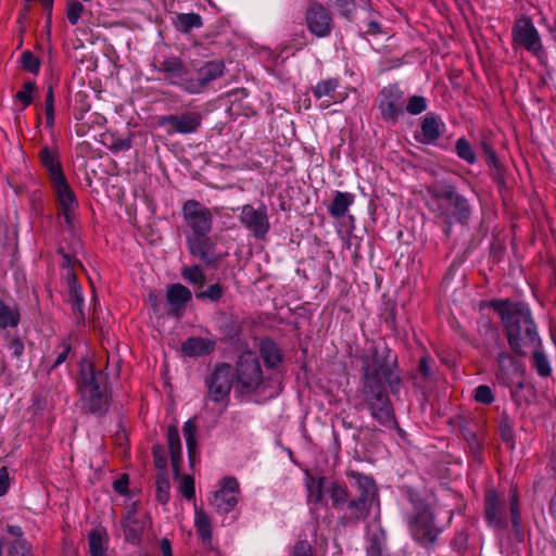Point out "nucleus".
Wrapping results in <instances>:
<instances>
[{"label": "nucleus", "mask_w": 556, "mask_h": 556, "mask_svg": "<svg viewBox=\"0 0 556 556\" xmlns=\"http://www.w3.org/2000/svg\"><path fill=\"white\" fill-rule=\"evenodd\" d=\"M492 307L502 318L507 331L509 346L519 355L528 349L539 348L541 340L529 307L508 300L494 301Z\"/></svg>", "instance_id": "nucleus-1"}, {"label": "nucleus", "mask_w": 556, "mask_h": 556, "mask_svg": "<svg viewBox=\"0 0 556 556\" xmlns=\"http://www.w3.org/2000/svg\"><path fill=\"white\" fill-rule=\"evenodd\" d=\"M431 197V210L446 225L444 232L451 231L453 222L466 224L471 214V207L468 200L457 192L456 188L451 185H434L428 188Z\"/></svg>", "instance_id": "nucleus-2"}, {"label": "nucleus", "mask_w": 556, "mask_h": 556, "mask_svg": "<svg viewBox=\"0 0 556 556\" xmlns=\"http://www.w3.org/2000/svg\"><path fill=\"white\" fill-rule=\"evenodd\" d=\"M366 382H401L397 357L386 346L371 349L370 354L356 357Z\"/></svg>", "instance_id": "nucleus-3"}, {"label": "nucleus", "mask_w": 556, "mask_h": 556, "mask_svg": "<svg viewBox=\"0 0 556 556\" xmlns=\"http://www.w3.org/2000/svg\"><path fill=\"white\" fill-rule=\"evenodd\" d=\"M362 392L372 417L381 425H391L393 422V409L384 384H364Z\"/></svg>", "instance_id": "nucleus-4"}, {"label": "nucleus", "mask_w": 556, "mask_h": 556, "mask_svg": "<svg viewBox=\"0 0 556 556\" xmlns=\"http://www.w3.org/2000/svg\"><path fill=\"white\" fill-rule=\"evenodd\" d=\"M184 220L191 229L190 235L210 233L213 225V215L210 208L197 200H188L181 208Z\"/></svg>", "instance_id": "nucleus-5"}, {"label": "nucleus", "mask_w": 556, "mask_h": 556, "mask_svg": "<svg viewBox=\"0 0 556 556\" xmlns=\"http://www.w3.org/2000/svg\"><path fill=\"white\" fill-rule=\"evenodd\" d=\"M225 64L223 61L214 60L204 63L197 71V78H187L180 83V87L188 93L197 94L203 92L211 81L224 74Z\"/></svg>", "instance_id": "nucleus-6"}, {"label": "nucleus", "mask_w": 556, "mask_h": 556, "mask_svg": "<svg viewBox=\"0 0 556 556\" xmlns=\"http://www.w3.org/2000/svg\"><path fill=\"white\" fill-rule=\"evenodd\" d=\"M159 125L166 128L168 135H188L195 132L202 124V115L195 111L169 114L159 118Z\"/></svg>", "instance_id": "nucleus-7"}, {"label": "nucleus", "mask_w": 556, "mask_h": 556, "mask_svg": "<svg viewBox=\"0 0 556 556\" xmlns=\"http://www.w3.org/2000/svg\"><path fill=\"white\" fill-rule=\"evenodd\" d=\"M404 92L397 85H390L381 90L379 109L384 121L395 123L404 113Z\"/></svg>", "instance_id": "nucleus-8"}, {"label": "nucleus", "mask_w": 556, "mask_h": 556, "mask_svg": "<svg viewBox=\"0 0 556 556\" xmlns=\"http://www.w3.org/2000/svg\"><path fill=\"white\" fill-rule=\"evenodd\" d=\"M513 39L527 51L540 55L543 50L540 35L529 17H520L513 27Z\"/></svg>", "instance_id": "nucleus-9"}, {"label": "nucleus", "mask_w": 556, "mask_h": 556, "mask_svg": "<svg viewBox=\"0 0 556 556\" xmlns=\"http://www.w3.org/2000/svg\"><path fill=\"white\" fill-rule=\"evenodd\" d=\"M78 392L85 410L92 414H102L106 410L110 402L108 384H80Z\"/></svg>", "instance_id": "nucleus-10"}, {"label": "nucleus", "mask_w": 556, "mask_h": 556, "mask_svg": "<svg viewBox=\"0 0 556 556\" xmlns=\"http://www.w3.org/2000/svg\"><path fill=\"white\" fill-rule=\"evenodd\" d=\"M189 253L200 258L205 265L216 268L222 256L215 252V243L208 237V233L188 235L186 238Z\"/></svg>", "instance_id": "nucleus-11"}, {"label": "nucleus", "mask_w": 556, "mask_h": 556, "mask_svg": "<svg viewBox=\"0 0 556 556\" xmlns=\"http://www.w3.org/2000/svg\"><path fill=\"white\" fill-rule=\"evenodd\" d=\"M410 531L414 539L424 546H431L438 539L441 530L433 522V515L429 509L418 513L410 521Z\"/></svg>", "instance_id": "nucleus-12"}, {"label": "nucleus", "mask_w": 556, "mask_h": 556, "mask_svg": "<svg viewBox=\"0 0 556 556\" xmlns=\"http://www.w3.org/2000/svg\"><path fill=\"white\" fill-rule=\"evenodd\" d=\"M240 222L255 238L262 239L269 230L267 210L264 205L258 208L245 204L241 208Z\"/></svg>", "instance_id": "nucleus-13"}, {"label": "nucleus", "mask_w": 556, "mask_h": 556, "mask_svg": "<svg viewBox=\"0 0 556 556\" xmlns=\"http://www.w3.org/2000/svg\"><path fill=\"white\" fill-rule=\"evenodd\" d=\"M306 23L312 34L317 37H326L332 28V16L323 4L313 1L306 11Z\"/></svg>", "instance_id": "nucleus-14"}, {"label": "nucleus", "mask_w": 556, "mask_h": 556, "mask_svg": "<svg viewBox=\"0 0 556 556\" xmlns=\"http://www.w3.org/2000/svg\"><path fill=\"white\" fill-rule=\"evenodd\" d=\"M238 490L239 483L235 478H225L220 489L214 493L211 504L218 511L229 513L237 505Z\"/></svg>", "instance_id": "nucleus-15"}, {"label": "nucleus", "mask_w": 556, "mask_h": 556, "mask_svg": "<svg viewBox=\"0 0 556 556\" xmlns=\"http://www.w3.org/2000/svg\"><path fill=\"white\" fill-rule=\"evenodd\" d=\"M261 366L252 352H244L239 356L236 367V382H252L260 380Z\"/></svg>", "instance_id": "nucleus-16"}, {"label": "nucleus", "mask_w": 556, "mask_h": 556, "mask_svg": "<svg viewBox=\"0 0 556 556\" xmlns=\"http://www.w3.org/2000/svg\"><path fill=\"white\" fill-rule=\"evenodd\" d=\"M149 525L150 518L144 511H128L124 520L126 540L132 543L138 542Z\"/></svg>", "instance_id": "nucleus-17"}, {"label": "nucleus", "mask_w": 556, "mask_h": 556, "mask_svg": "<svg viewBox=\"0 0 556 556\" xmlns=\"http://www.w3.org/2000/svg\"><path fill=\"white\" fill-rule=\"evenodd\" d=\"M60 253L63 256V266L68 268V271L66 274V280L70 290V302L84 303L83 291L81 288L77 285V278L74 271L75 266L77 265L81 267V264L74 257H72L68 253L63 252L62 249L60 250Z\"/></svg>", "instance_id": "nucleus-18"}, {"label": "nucleus", "mask_w": 556, "mask_h": 556, "mask_svg": "<svg viewBox=\"0 0 556 556\" xmlns=\"http://www.w3.org/2000/svg\"><path fill=\"white\" fill-rule=\"evenodd\" d=\"M498 370L497 377L504 381H517L523 378V369L521 364L518 363L513 356L509 354L503 353L498 355Z\"/></svg>", "instance_id": "nucleus-19"}, {"label": "nucleus", "mask_w": 556, "mask_h": 556, "mask_svg": "<svg viewBox=\"0 0 556 556\" xmlns=\"http://www.w3.org/2000/svg\"><path fill=\"white\" fill-rule=\"evenodd\" d=\"M216 342L208 338L191 337L181 344V352L188 357H201L211 354Z\"/></svg>", "instance_id": "nucleus-20"}, {"label": "nucleus", "mask_w": 556, "mask_h": 556, "mask_svg": "<svg viewBox=\"0 0 556 556\" xmlns=\"http://www.w3.org/2000/svg\"><path fill=\"white\" fill-rule=\"evenodd\" d=\"M485 516L493 527L503 528L505 526L502 502L498 494L493 490L485 494Z\"/></svg>", "instance_id": "nucleus-21"}, {"label": "nucleus", "mask_w": 556, "mask_h": 556, "mask_svg": "<svg viewBox=\"0 0 556 556\" xmlns=\"http://www.w3.org/2000/svg\"><path fill=\"white\" fill-rule=\"evenodd\" d=\"M159 71L163 72L172 84H177L180 86V83L187 79L185 77L188 74V70L182 61L178 58H168L164 60L161 63Z\"/></svg>", "instance_id": "nucleus-22"}, {"label": "nucleus", "mask_w": 556, "mask_h": 556, "mask_svg": "<svg viewBox=\"0 0 556 556\" xmlns=\"http://www.w3.org/2000/svg\"><path fill=\"white\" fill-rule=\"evenodd\" d=\"M354 486L358 493L357 498H366L370 503L377 500V488L374 480L358 472H353Z\"/></svg>", "instance_id": "nucleus-23"}, {"label": "nucleus", "mask_w": 556, "mask_h": 556, "mask_svg": "<svg viewBox=\"0 0 556 556\" xmlns=\"http://www.w3.org/2000/svg\"><path fill=\"white\" fill-rule=\"evenodd\" d=\"M260 353L269 368H277L282 362V354L275 341L269 338L262 340L260 345Z\"/></svg>", "instance_id": "nucleus-24"}, {"label": "nucleus", "mask_w": 556, "mask_h": 556, "mask_svg": "<svg viewBox=\"0 0 556 556\" xmlns=\"http://www.w3.org/2000/svg\"><path fill=\"white\" fill-rule=\"evenodd\" d=\"M53 185V188L55 190V193L58 195V199L60 201V204L63 210L68 208H75L77 203L75 200V195L73 191L71 190L68 184L66 182L65 176L61 177L60 179H56L54 181H51Z\"/></svg>", "instance_id": "nucleus-25"}, {"label": "nucleus", "mask_w": 556, "mask_h": 556, "mask_svg": "<svg viewBox=\"0 0 556 556\" xmlns=\"http://www.w3.org/2000/svg\"><path fill=\"white\" fill-rule=\"evenodd\" d=\"M167 443L172 457V465L176 475L179 472V462L181 459V443L178 429L169 426L167 431Z\"/></svg>", "instance_id": "nucleus-26"}, {"label": "nucleus", "mask_w": 556, "mask_h": 556, "mask_svg": "<svg viewBox=\"0 0 556 556\" xmlns=\"http://www.w3.org/2000/svg\"><path fill=\"white\" fill-rule=\"evenodd\" d=\"M39 155H40V160H41L43 166L47 168V170L50 174L51 181H54L56 179H60L61 177H64L61 165H60L59 161L56 160L55 153L52 150L45 147L40 150Z\"/></svg>", "instance_id": "nucleus-27"}, {"label": "nucleus", "mask_w": 556, "mask_h": 556, "mask_svg": "<svg viewBox=\"0 0 556 556\" xmlns=\"http://www.w3.org/2000/svg\"><path fill=\"white\" fill-rule=\"evenodd\" d=\"M439 118L433 114H427L421 123L422 142L431 143L441 136Z\"/></svg>", "instance_id": "nucleus-28"}, {"label": "nucleus", "mask_w": 556, "mask_h": 556, "mask_svg": "<svg viewBox=\"0 0 556 556\" xmlns=\"http://www.w3.org/2000/svg\"><path fill=\"white\" fill-rule=\"evenodd\" d=\"M191 298V291L181 283H173L167 287L166 299L173 306H181Z\"/></svg>", "instance_id": "nucleus-29"}, {"label": "nucleus", "mask_w": 556, "mask_h": 556, "mask_svg": "<svg viewBox=\"0 0 556 556\" xmlns=\"http://www.w3.org/2000/svg\"><path fill=\"white\" fill-rule=\"evenodd\" d=\"M353 194L337 191L334 199L329 207L331 216L336 218L342 217L346 213L349 206L353 203Z\"/></svg>", "instance_id": "nucleus-30"}, {"label": "nucleus", "mask_w": 556, "mask_h": 556, "mask_svg": "<svg viewBox=\"0 0 556 556\" xmlns=\"http://www.w3.org/2000/svg\"><path fill=\"white\" fill-rule=\"evenodd\" d=\"M89 552L91 556H105L106 533L100 529H93L88 536Z\"/></svg>", "instance_id": "nucleus-31"}, {"label": "nucleus", "mask_w": 556, "mask_h": 556, "mask_svg": "<svg viewBox=\"0 0 556 556\" xmlns=\"http://www.w3.org/2000/svg\"><path fill=\"white\" fill-rule=\"evenodd\" d=\"M194 525L197 532L205 544H211L212 541V528L211 521L207 515L202 510L195 509Z\"/></svg>", "instance_id": "nucleus-32"}, {"label": "nucleus", "mask_w": 556, "mask_h": 556, "mask_svg": "<svg viewBox=\"0 0 556 556\" xmlns=\"http://www.w3.org/2000/svg\"><path fill=\"white\" fill-rule=\"evenodd\" d=\"M175 25L178 30L188 33L192 28L201 27L202 18L197 13H181L177 15Z\"/></svg>", "instance_id": "nucleus-33"}, {"label": "nucleus", "mask_w": 556, "mask_h": 556, "mask_svg": "<svg viewBox=\"0 0 556 556\" xmlns=\"http://www.w3.org/2000/svg\"><path fill=\"white\" fill-rule=\"evenodd\" d=\"M20 321V313L16 308L7 305L0 299V327H16Z\"/></svg>", "instance_id": "nucleus-34"}, {"label": "nucleus", "mask_w": 556, "mask_h": 556, "mask_svg": "<svg viewBox=\"0 0 556 556\" xmlns=\"http://www.w3.org/2000/svg\"><path fill=\"white\" fill-rule=\"evenodd\" d=\"M374 503L368 502V500L364 498H355L350 502L349 509L351 511V515L356 520L364 519L367 517L371 506Z\"/></svg>", "instance_id": "nucleus-35"}, {"label": "nucleus", "mask_w": 556, "mask_h": 556, "mask_svg": "<svg viewBox=\"0 0 556 556\" xmlns=\"http://www.w3.org/2000/svg\"><path fill=\"white\" fill-rule=\"evenodd\" d=\"M338 87V80L337 79H326L320 83H318L314 89L313 94L316 99L320 100L325 97H328L330 99L333 98V93Z\"/></svg>", "instance_id": "nucleus-36"}, {"label": "nucleus", "mask_w": 556, "mask_h": 556, "mask_svg": "<svg viewBox=\"0 0 556 556\" xmlns=\"http://www.w3.org/2000/svg\"><path fill=\"white\" fill-rule=\"evenodd\" d=\"M235 370L231 365L222 363L216 366L212 374L211 382H235Z\"/></svg>", "instance_id": "nucleus-37"}, {"label": "nucleus", "mask_w": 556, "mask_h": 556, "mask_svg": "<svg viewBox=\"0 0 556 556\" xmlns=\"http://www.w3.org/2000/svg\"><path fill=\"white\" fill-rule=\"evenodd\" d=\"M182 430H184V435H185V439H186L189 456L192 457L193 454L195 453V447H197V441H195L197 424H195V419L191 418L188 421H186L185 425H184V429Z\"/></svg>", "instance_id": "nucleus-38"}, {"label": "nucleus", "mask_w": 556, "mask_h": 556, "mask_svg": "<svg viewBox=\"0 0 556 556\" xmlns=\"http://www.w3.org/2000/svg\"><path fill=\"white\" fill-rule=\"evenodd\" d=\"M80 382H98L101 379L102 371H96L93 365L88 359H81L79 364Z\"/></svg>", "instance_id": "nucleus-39"}, {"label": "nucleus", "mask_w": 556, "mask_h": 556, "mask_svg": "<svg viewBox=\"0 0 556 556\" xmlns=\"http://www.w3.org/2000/svg\"><path fill=\"white\" fill-rule=\"evenodd\" d=\"M181 275L186 280L199 287H203L205 282V275L199 265L185 267Z\"/></svg>", "instance_id": "nucleus-40"}, {"label": "nucleus", "mask_w": 556, "mask_h": 556, "mask_svg": "<svg viewBox=\"0 0 556 556\" xmlns=\"http://www.w3.org/2000/svg\"><path fill=\"white\" fill-rule=\"evenodd\" d=\"M224 295V288L220 283H214L208 286L207 289L195 293V298L199 300H210L212 302H218Z\"/></svg>", "instance_id": "nucleus-41"}, {"label": "nucleus", "mask_w": 556, "mask_h": 556, "mask_svg": "<svg viewBox=\"0 0 556 556\" xmlns=\"http://www.w3.org/2000/svg\"><path fill=\"white\" fill-rule=\"evenodd\" d=\"M456 152L460 159L465 160L469 164H473L476 162V153L473 152L468 140L465 138H459L457 140Z\"/></svg>", "instance_id": "nucleus-42"}, {"label": "nucleus", "mask_w": 556, "mask_h": 556, "mask_svg": "<svg viewBox=\"0 0 556 556\" xmlns=\"http://www.w3.org/2000/svg\"><path fill=\"white\" fill-rule=\"evenodd\" d=\"M528 351L533 352L534 366H535L539 375L543 378L548 377L551 374V367H549L546 356L542 352L538 351V348L528 349Z\"/></svg>", "instance_id": "nucleus-43"}, {"label": "nucleus", "mask_w": 556, "mask_h": 556, "mask_svg": "<svg viewBox=\"0 0 556 556\" xmlns=\"http://www.w3.org/2000/svg\"><path fill=\"white\" fill-rule=\"evenodd\" d=\"M323 478H309L307 482L308 500L318 503L323 498Z\"/></svg>", "instance_id": "nucleus-44"}, {"label": "nucleus", "mask_w": 556, "mask_h": 556, "mask_svg": "<svg viewBox=\"0 0 556 556\" xmlns=\"http://www.w3.org/2000/svg\"><path fill=\"white\" fill-rule=\"evenodd\" d=\"M8 556H33L31 547L24 539L14 540L9 548Z\"/></svg>", "instance_id": "nucleus-45"}, {"label": "nucleus", "mask_w": 556, "mask_h": 556, "mask_svg": "<svg viewBox=\"0 0 556 556\" xmlns=\"http://www.w3.org/2000/svg\"><path fill=\"white\" fill-rule=\"evenodd\" d=\"M231 384H210L208 386V397L212 401L219 402L228 396L230 393Z\"/></svg>", "instance_id": "nucleus-46"}, {"label": "nucleus", "mask_w": 556, "mask_h": 556, "mask_svg": "<svg viewBox=\"0 0 556 556\" xmlns=\"http://www.w3.org/2000/svg\"><path fill=\"white\" fill-rule=\"evenodd\" d=\"M83 11H84V5L79 1L70 0L67 3V9H66V15H67L68 22L72 25L77 24Z\"/></svg>", "instance_id": "nucleus-47"}, {"label": "nucleus", "mask_w": 556, "mask_h": 556, "mask_svg": "<svg viewBox=\"0 0 556 556\" xmlns=\"http://www.w3.org/2000/svg\"><path fill=\"white\" fill-rule=\"evenodd\" d=\"M157 498L165 504L169 497V480L164 475H160L156 480Z\"/></svg>", "instance_id": "nucleus-48"}, {"label": "nucleus", "mask_w": 556, "mask_h": 556, "mask_svg": "<svg viewBox=\"0 0 556 556\" xmlns=\"http://www.w3.org/2000/svg\"><path fill=\"white\" fill-rule=\"evenodd\" d=\"M427 108L426 99L421 96H413L409 98L406 110L413 115L424 112Z\"/></svg>", "instance_id": "nucleus-49"}, {"label": "nucleus", "mask_w": 556, "mask_h": 556, "mask_svg": "<svg viewBox=\"0 0 556 556\" xmlns=\"http://www.w3.org/2000/svg\"><path fill=\"white\" fill-rule=\"evenodd\" d=\"M54 93H53V87L52 85H49L46 96V116H47V124L49 126H52L54 123Z\"/></svg>", "instance_id": "nucleus-50"}, {"label": "nucleus", "mask_w": 556, "mask_h": 556, "mask_svg": "<svg viewBox=\"0 0 556 556\" xmlns=\"http://www.w3.org/2000/svg\"><path fill=\"white\" fill-rule=\"evenodd\" d=\"M22 64L25 70L30 73H38L40 62L30 51H24L22 53Z\"/></svg>", "instance_id": "nucleus-51"}, {"label": "nucleus", "mask_w": 556, "mask_h": 556, "mask_svg": "<svg viewBox=\"0 0 556 556\" xmlns=\"http://www.w3.org/2000/svg\"><path fill=\"white\" fill-rule=\"evenodd\" d=\"M491 168V176L493 180L496 182L498 188H505L506 187V180H505V174L504 168L502 164L500 163L498 159L496 160L495 164H488Z\"/></svg>", "instance_id": "nucleus-52"}, {"label": "nucleus", "mask_w": 556, "mask_h": 556, "mask_svg": "<svg viewBox=\"0 0 556 556\" xmlns=\"http://www.w3.org/2000/svg\"><path fill=\"white\" fill-rule=\"evenodd\" d=\"M332 5L340 10L341 14L350 18L355 10L354 0H330Z\"/></svg>", "instance_id": "nucleus-53"}, {"label": "nucleus", "mask_w": 556, "mask_h": 556, "mask_svg": "<svg viewBox=\"0 0 556 556\" xmlns=\"http://www.w3.org/2000/svg\"><path fill=\"white\" fill-rule=\"evenodd\" d=\"M475 399L480 403L490 404L493 402V393L486 384H480L476 389Z\"/></svg>", "instance_id": "nucleus-54"}, {"label": "nucleus", "mask_w": 556, "mask_h": 556, "mask_svg": "<svg viewBox=\"0 0 556 556\" xmlns=\"http://www.w3.org/2000/svg\"><path fill=\"white\" fill-rule=\"evenodd\" d=\"M179 489L186 498L191 500L194 497V482L190 476L181 478Z\"/></svg>", "instance_id": "nucleus-55"}, {"label": "nucleus", "mask_w": 556, "mask_h": 556, "mask_svg": "<svg viewBox=\"0 0 556 556\" xmlns=\"http://www.w3.org/2000/svg\"><path fill=\"white\" fill-rule=\"evenodd\" d=\"M418 371L420 374L421 379H426V380L435 379V377L432 372L430 361L426 356H424L419 359Z\"/></svg>", "instance_id": "nucleus-56"}, {"label": "nucleus", "mask_w": 556, "mask_h": 556, "mask_svg": "<svg viewBox=\"0 0 556 556\" xmlns=\"http://www.w3.org/2000/svg\"><path fill=\"white\" fill-rule=\"evenodd\" d=\"M481 149H482V152L484 154L485 162L488 164H495V162H496V160L498 157H497V154H496L493 146L491 144V142L486 138H484L481 141Z\"/></svg>", "instance_id": "nucleus-57"}, {"label": "nucleus", "mask_w": 556, "mask_h": 556, "mask_svg": "<svg viewBox=\"0 0 556 556\" xmlns=\"http://www.w3.org/2000/svg\"><path fill=\"white\" fill-rule=\"evenodd\" d=\"M510 513H511V521L515 528H518L520 514H519V505H518V496L515 490L510 492Z\"/></svg>", "instance_id": "nucleus-58"}, {"label": "nucleus", "mask_w": 556, "mask_h": 556, "mask_svg": "<svg viewBox=\"0 0 556 556\" xmlns=\"http://www.w3.org/2000/svg\"><path fill=\"white\" fill-rule=\"evenodd\" d=\"M331 498H332L333 505L337 506L346 501L348 492L339 485H333L331 489Z\"/></svg>", "instance_id": "nucleus-59"}, {"label": "nucleus", "mask_w": 556, "mask_h": 556, "mask_svg": "<svg viewBox=\"0 0 556 556\" xmlns=\"http://www.w3.org/2000/svg\"><path fill=\"white\" fill-rule=\"evenodd\" d=\"M292 556H313L311 544L306 541L299 542L294 546Z\"/></svg>", "instance_id": "nucleus-60"}, {"label": "nucleus", "mask_w": 556, "mask_h": 556, "mask_svg": "<svg viewBox=\"0 0 556 556\" xmlns=\"http://www.w3.org/2000/svg\"><path fill=\"white\" fill-rule=\"evenodd\" d=\"M501 437L509 447L514 446L513 442V429L508 422H502L501 425Z\"/></svg>", "instance_id": "nucleus-61"}, {"label": "nucleus", "mask_w": 556, "mask_h": 556, "mask_svg": "<svg viewBox=\"0 0 556 556\" xmlns=\"http://www.w3.org/2000/svg\"><path fill=\"white\" fill-rule=\"evenodd\" d=\"M162 302V295L160 292L151 290L148 294V303L154 312L159 311L160 303Z\"/></svg>", "instance_id": "nucleus-62"}, {"label": "nucleus", "mask_w": 556, "mask_h": 556, "mask_svg": "<svg viewBox=\"0 0 556 556\" xmlns=\"http://www.w3.org/2000/svg\"><path fill=\"white\" fill-rule=\"evenodd\" d=\"M153 456H154V463L155 466L160 469H165L166 467V459L163 456V450L160 446H155L153 448Z\"/></svg>", "instance_id": "nucleus-63"}, {"label": "nucleus", "mask_w": 556, "mask_h": 556, "mask_svg": "<svg viewBox=\"0 0 556 556\" xmlns=\"http://www.w3.org/2000/svg\"><path fill=\"white\" fill-rule=\"evenodd\" d=\"M9 489V472L7 468H0V496L7 493Z\"/></svg>", "instance_id": "nucleus-64"}]
</instances>
